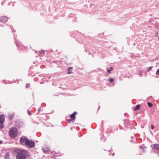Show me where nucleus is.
<instances>
[{"instance_id": "f257e3e1", "label": "nucleus", "mask_w": 159, "mask_h": 159, "mask_svg": "<svg viewBox=\"0 0 159 159\" xmlns=\"http://www.w3.org/2000/svg\"><path fill=\"white\" fill-rule=\"evenodd\" d=\"M14 151L17 153L16 156L17 159H26L28 155V152L23 149H16Z\"/></svg>"}, {"instance_id": "f03ea898", "label": "nucleus", "mask_w": 159, "mask_h": 159, "mask_svg": "<svg viewBox=\"0 0 159 159\" xmlns=\"http://www.w3.org/2000/svg\"><path fill=\"white\" fill-rule=\"evenodd\" d=\"M20 143L22 145H25L30 148L33 147L35 145V143L34 141H30L27 138L25 137H22L20 140Z\"/></svg>"}, {"instance_id": "7ed1b4c3", "label": "nucleus", "mask_w": 159, "mask_h": 159, "mask_svg": "<svg viewBox=\"0 0 159 159\" xmlns=\"http://www.w3.org/2000/svg\"><path fill=\"white\" fill-rule=\"evenodd\" d=\"M17 129L16 128H12L9 130V134L11 138H14L17 135Z\"/></svg>"}, {"instance_id": "20e7f679", "label": "nucleus", "mask_w": 159, "mask_h": 159, "mask_svg": "<svg viewBox=\"0 0 159 159\" xmlns=\"http://www.w3.org/2000/svg\"><path fill=\"white\" fill-rule=\"evenodd\" d=\"M152 148L154 149L159 151V144H156L151 145Z\"/></svg>"}, {"instance_id": "39448f33", "label": "nucleus", "mask_w": 159, "mask_h": 159, "mask_svg": "<svg viewBox=\"0 0 159 159\" xmlns=\"http://www.w3.org/2000/svg\"><path fill=\"white\" fill-rule=\"evenodd\" d=\"M5 119V116L4 115H1L0 116V123H3Z\"/></svg>"}, {"instance_id": "423d86ee", "label": "nucleus", "mask_w": 159, "mask_h": 159, "mask_svg": "<svg viewBox=\"0 0 159 159\" xmlns=\"http://www.w3.org/2000/svg\"><path fill=\"white\" fill-rule=\"evenodd\" d=\"M0 20L3 22H6L8 20V18L6 16H3L0 17Z\"/></svg>"}, {"instance_id": "0eeeda50", "label": "nucleus", "mask_w": 159, "mask_h": 159, "mask_svg": "<svg viewBox=\"0 0 159 159\" xmlns=\"http://www.w3.org/2000/svg\"><path fill=\"white\" fill-rule=\"evenodd\" d=\"M77 114V113L76 112H74L72 114L70 115V117L72 120H73L74 121L75 120V115Z\"/></svg>"}, {"instance_id": "6e6552de", "label": "nucleus", "mask_w": 159, "mask_h": 159, "mask_svg": "<svg viewBox=\"0 0 159 159\" xmlns=\"http://www.w3.org/2000/svg\"><path fill=\"white\" fill-rule=\"evenodd\" d=\"M113 67H110V69L107 70V74H109L111 73V71L113 70Z\"/></svg>"}, {"instance_id": "1a4fd4ad", "label": "nucleus", "mask_w": 159, "mask_h": 159, "mask_svg": "<svg viewBox=\"0 0 159 159\" xmlns=\"http://www.w3.org/2000/svg\"><path fill=\"white\" fill-rule=\"evenodd\" d=\"M140 107V105H137L136 106L135 108L134 109V110L135 111L137 110L138 109H139Z\"/></svg>"}, {"instance_id": "9d476101", "label": "nucleus", "mask_w": 159, "mask_h": 159, "mask_svg": "<svg viewBox=\"0 0 159 159\" xmlns=\"http://www.w3.org/2000/svg\"><path fill=\"white\" fill-rule=\"evenodd\" d=\"M73 68L72 67H70L68 69V74H71L72 73H73V72L72 71H70V69H72Z\"/></svg>"}, {"instance_id": "9b49d317", "label": "nucleus", "mask_w": 159, "mask_h": 159, "mask_svg": "<svg viewBox=\"0 0 159 159\" xmlns=\"http://www.w3.org/2000/svg\"><path fill=\"white\" fill-rule=\"evenodd\" d=\"M108 80L110 81V83H111L113 82L114 80V79L113 78H109L108 79Z\"/></svg>"}, {"instance_id": "f8f14e48", "label": "nucleus", "mask_w": 159, "mask_h": 159, "mask_svg": "<svg viewBox=\"0 0 159 159\" xmlns=\"http://www.w3.org/2000/svg\"><path fill=\"white\" fill-rule=\"evenodd\" d=\"M148 106L150 107H152V104L149 102L148 103Z\"/></svg>"}, {"instance_id": "ddd939ff", "label": "nucleus", "mask_w": 159, "mask_h": 159, "mask_svg": "<svg viewBox=\"0 0 159 159\" xmlns=\"http://www.w3.org/2000/svg\"><path fill=\"white\" fill-rule=\"evenodd\" d=\"M3 123H0V129H2L3 127Z\"/></svg>"}, {"instance_id": "4468645a", "label": "nucleus", "mask_w": 159, "mask_h": 159, "mask_svg": "<svg viewBox=\"0 0 159 159\" xmlns=\"http://www.w3.org/2000/svg\"><path fill=\"white\" fill-rule=\"evenodd\" d=\"M13 117L14 116L13 115H11L9 117V119L11 120L13 118Z\"/></svg>"}, {"instance_id": "2eb2a0df", "label": "nucleus", "mask_w": 159, "mask_h": 159, "mask_svg": "<svg viewBox=\"0 0 159 159\" xmlns=\"http://www.w3.org/2000/svg\"><path fill=\"white\" fill-rule=\"evenodd\" d=\"M28 113L29 115H31L32 114L31 112L30 111H28Z\"/></svg>"}, {"instance_id": "dca6fc26", "label": "nucleus", "mask_w": 159, "mask_h": 159, "mask_svg": "<svg viewBox=\"0 0 159 159\" xmlns=\"http://www.w3.org/2000/svg\"><path fill=\"white\" fill-rule=\"evenodd\" d=\"M151 129H154V126L153 125H151Z\"/></svg>"}, {"instance_id": "f3484780", "label": "nucleus", "mask_w": 159, "mask_h": 159, "mask_svg": "<svg viewBox=\"0 0 159 159\" xmlns=\"http://www.w3.org/2000/svg\"><path fill=\"white\" fill-rule=\"evenodd\" d=\"M30 84H26V87L27 88H28L30 86Z\"/></svg>"}, {"instance_id": "a211bd4d", "label": "nucleus", "mask_w": 159, "mask_h": 159, "mask_svg": "<svg viewBox=\"0 0 159 159\" xmlns=\"http://www.w3.org/2000/svg\"><path fill=\"white\" fill-rule=\"evenodd\" d=\"M157 74L158 75H159V69H158L157 71Z\"/></svg>"}, {"instance_id": "6ab92c4d", "label": "nucleus", "mask_w": 159, "mask_h": 159, "mask_svg": "<svg viewBox=\"0 0 159 159\" xmlns=\"http://www.w3.org/2000/svg\"><path fill=\"white\" fill-rule=\"evenodd\" d=\"M152 68V66L150 67L148 71H149L150 70H151Z\"/></svg>"}, {"instance_id": "aec40b11", "label": "nucleus", "mask_w": 159, "mask_h": 159, "mask_svg": "<svg viewBox=\"0 0 159 159\" xmlns=\"http://www.w3.org/2000/svg\"><path fill=\"white\" fill-rule=\"evenodd\" d=\"M140 148L141 149H143V147L142 146H141L140 147Z\"/></svg>"}, {"instance_id": "412c9836", "label": "nucleus", "mask_w": 159, "mask_h": 159, "mask_svg": "<svg viewBox=\"0 0 159 159\" xmlns=\"http://www.w3.org/2000/svg\"><path fill=\"white\" fill-rule=\"evenodd\" d=\"M40 110H41V109H40V108L39 107L38 109V111L39 112H40Z\"/></svg>"}, {"instance_id": "4be33fe9", "label": "nucleus", "mask_w": 159, "mask_h": 159, "mask_svg": "<svg viewBox=\"0 0 159 159\" xmlns=\"http://www.w3.org/2000/svg\"><path fill=\"white\" fill-rule=\"evenodd\" d=\"M2 143V142L1 140H0V144H1Z\"/></svg>"}, {"instance_id": "5701e85b", "label": "nucleus", "mask_w": 159, "mask_h": 159, "mask_svg": "<svg viewBox=\"0 0 159 159\" xmlns=\"http://www.w3.org/2000/svg\"><path fill=\"white\" fill-rule=\"evenodd\" d=\"M70 120H67V121H68V122H69L70 121Z\"/></svg>"}, {"instance_id": "b1692460", "label": "nucleus", "mask_w": 159, "mask_h": 159, "mask_svg": "<svg viewBox=\"0 0 159 159\" xmlns=\"http://www.w3.org/2000/svg\"><path fill=\"white\" fill-rule=\"evenodd\" d=\"M5 157H6V158H7V157H8V156H5Z\"/></svg>"}, {"instance_id": "393cba45", "label": "nucleus", "mask_w": 159, "mask_h": 159, "mask_svg": "<svg viewBox=\"0 0 159 159\" xmlns=\"http://www.w3.org/2000/svg\"><path fill=\"white\" fill-rule=\"evenodd\" d=\"M114 155H115V153H112V155H113V156H114Z\"/></svg>"}, {"instance_id": "a878e982", "label": "nucleus", "mask_w": 159, "mask_h": 159, "mask_svg": "<svg viewBox=\"0 0 159 159\" xmlns=\"http://www.w3.org/2000/svg\"><path fill=\"white\" fill-rule=\"evenodd\" d=\"M42 52L43 53H44V51H42Z\"/></svg>"}, {"instance_id": "bb28decb", "label": "nucleus", "mask_w": 159, "mask_h": 159, "mask_svg": "<svg viewBox=\"0 0 159 159\" xmlns=\"http://www.w3.org/2000/svg\"><path fill=\"white\" fill-rule=\"evenodd\" d=\"M7 159H9L8 157V158H7Z\"/></svg>"}]
</instances>
